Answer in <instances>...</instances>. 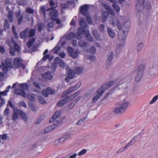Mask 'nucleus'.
I'll list each match as a JSON object with an SVG mask.
<instances>
[{
    "label": "nucleus",
    "mask_w": 158,
    "mask_h": 158,
    "mask_svg": "<svg viewBox=\"0 0 158 158\" xmlns=\"http://www.w3.org/2000/svg\"><path fill=\"white\" fill-rule=\"evenodd\" d=\"M144 6L147 9H150L151 6L149 2H145V0H138L136 7V9L137 10V15L140 14V11L143 9Z\"/></svg>",
    "instance_id": "f257e3e1"
},
{
    "label": "nucleus",
    "mask_w": 158,
    "mask_h": 158,
    "mask_svg": "<svg viewBox=\"0 0 158 158\" xmlns=\"http://www.w3.org/2000/svg\"><path fill=\"white\" fill-rule=\"evenodd\" d=\"M115 22L116 23L118 29L121 30L122 28L123 29L125 30L126 31H128L129 28L130 26V21H127L126 22L123 24V26L121 25L119 21L117 19H113L111 22L113 25L114 26L115 25Z\"/></svg>",
    "instance_id": "f03ea898"
},
{
    "label": "nucleus",
    "mask_w": 158,
    "mask_h": 158,
    "mask_svg": "<svg viewBox=\"0 0 158 158\" xmlns=\"http://www.w3.org/2000/svg\"><path fill=\"white\" fill-rule=\"evenodd\" d=\"M129 105V102H124L121 104L120 106L115 108L113 109V112L117 114H122L125 111Z\"/></svg>",
    "instance_id": "7ed1b4c3"
},
{
    "label": "nucleus",
    "mask_w": 158,
    "mask_h": 158,
    "mask_svg": "<svg viewBox=\"0 0 158 158\" xmlns=\"http://www.w3.org/2000/svg\"><path fill=\"white\" fill-rule=\"evenodd\" d=\"M12 60L7 58L5 60V63H2V69L4 71H6L8 68H12Z\"/></svg>",
    "instance_id": "20e7f679"
},
{
    "label": "nucleus",
    "mask_w": 158,
    "mask_h": 158,
    "mask_svg": "<svg viewBox=\"0 0 158 158\" xmlns=\"http://www.w3.org/2000/svg\"><path fill=\"white\" fill-rule=\"evenodd\" d=\"M120 82L119 81L117 82L115 80L109 81L107 83L104 84L100 89H102L104 91L106 89H108L114 84H115V85L117 84H118L119 86L120 85L122 84V83H120Z\"/></svg>",
    "instance_id": "39448f33"
},
{
    "label": "nucleus",
    "mask_w": 158,
    "mask_h": 158,
    "mask_svg": "<svg viewBox=\"0 0 158 158\" xmlns=\"http://www.w3.org/2000/svg\"><path fill=\"white\" fill-rule=\"evenodd\" d=\"M67 51L69 56L73 58H76L78 55V52L77 50H74L73 48L69 47L67 48Z\"/></svg>",
    "instance_id": "423d86ee"
},
{
    "label": "nucleus",
    "mask_w": 158,
    "mask_h": 158,
    "mask_svg": "<svg viewBox=\"0 0 158 158\" xmlns=\"http://www.w3.org/2000/svg\"><path fill=\"white\" fill-rule=\"evenodd\" d=\"M108 58L106 61V66L107 68H108L110 66L111 64V60L113 58L114 56L112 52H110L108 53L107 55Z\"/></svg>",
    "instance_id": "0eeeda50"
},
{
    "label": "nucleus",
    "mask_w": 158,
    "mask_h": 158,
    "mask_svg": "<svg viewBox=\"0 0 158 158\" xmlns=\"http://www.w3.org/2000/svg\"><path fill=\"white\" fill-rule=\"evenodd\" d=\"M20 95H22L24 98L27 97L28 99L31 101H33L35 99V98L31 94L29 93L26 95L24 91L20 90Z\"/></svg>",
    "instance_id": "6e6552de"
},
{
    "label": "nucleus",
    "mask_w": 158,
    "mask_h": 158,
    "mask_svg": "<svg viewBox=\"0 0 158 158\" xmlns=\"http://www.w3.org/2000/svg\"><path fill=\"white\" fill-rule=\"evenodd\" d=\"M98 94L95 96L93 98L92 102L93 103H95L98 99H99L100 97L104 93V90L102 89H99L97 91Z\"/></svg>",
    "instance_id": "1a4fd4ad"
},
{
    "label": "nucleus",
    "mask_w": 158,
    "mask_h": 158,
    "mask_svg": "<svg viewBox=\"0 0 158 158\" xmlns=\"http://www.w3.org/2000/svg\"><path fill=\"white\" fill-rule=\"evenodd\" d=\"M89 7L88 5L86 4L84 5L83 6H81L80 7V11L81 13L84 16L88 15V11L89 10Z\"/></svg>",
    "instance_id": "9d476101"
},
{
    "label": "nucleus",
    "mask_w": 158,
    "mask_h": 158,
    "mask_svg": "<svg viewBox=\"0 0 158 158\" xmlns=\"http://www.w3.org/2000/svg\"><path fill=\"white\" fill-rule=\"evenodd\" d=\"M7 42L8 45L10 46V48H13V46L16 50L19 51V46L15 42L13 39H12L10 40H8Z\"/></svg>",
    "instance_id": "9b49d317"
},
{
    "label": "nucleus",
    "mask_w": 158,
    "mask_h": 158,
    "mask_svg": "<svg viewBox=\"0 0 158 158\" xmlns=\"http://www.w3.org/2000/svg\"><path fill=\"white\" fill-rule=\"evenodd\" d=\"M15 88L14 91V94L16 95H20V84L18 83H14L12 87V89Z\"/></svg>",
    "instance_id": "f8f14e48"
},
{
    "label": "nucleus",
    "mask_w": 158,
    "mask_h": 158,
    "mask_svg": "<svg viewBox=\"0 0 158 158\" xmlns=\"http://www.w3.org/2000/svg\"><path fill=\"white\" fill-rule=\"evenodd\" d=\"M70 100L68 97V96H67L64 99H61L57 103V106L60 107H62L65 103H67Z\"/></svg>",
    "instance_id": "ddd939ff"
},
{
    "label": "nucleus",
    "mask_w": 158,
    "mask_h": 158,
    "mask_svg": "<svg viewBox=\"0 0 158 158\" xmlns=\"http://www.w3.org/2000/svg\"><path fill=\"white\" fill-rule=\"evenodd\" d=\"M54 8H52L50 12V15L51 17L52 20H55L57 17L58 14L57 10L55 9H54Z\"/></svg>",
    "instance_id": "4468645a"
},
{
    "label": "nucleus",
    "mask_w": 158,
    "mask_h": 158,
    "mask_svg": "<svg viewBox=\"0 0 158 158\" xmlns=\"http://www.w3.org/2000/svg\"><path fill=\"white\" fill-rule=\"evenodd\" d=\"M75 73L71 69H69L68 71V76L65 78V81L67 83L69 82L70 79H72L74 76Z\"/></svg>",
    "instance_id": "2eb2a0df"
},
{
    "label": "nucleus",
    "mask_w": 158,
    "mask_h": 158,
    "mask_svg": "<svg viewBox=\"0 0 158 158\" xmlns=\"http://www.w3.org/2000/svg\"><path fill=\"white\" fill-rule=\"evenodd\" d=\"M60 115V111H57L55 112L52 117L49 120V122H56L57 121L56 119L58 118Z\"/></svg>",
    "instance_id": "dca6fc26"
},
{
    "label": "nucleus",
    "mask_w": 158,
    "mask_h": 158,
    "mask_svg": "<svg viewBox=\"0 0 158 158\" xmlns=\"http://www.w3.org/2000/svg\"><path fill=\"white\" fill-rule=\"evenodd\" d=\"M42 78L45 80H51L53 78V76L49 72H47L41 75Z\"/></svg>",
    "instance_id": "f3484780"
},
{
    "label": "nucleus",
    "mask_w": 158,
    "mask_h": 158,
    "mask_svg": "<svg viewBox=\"0 0 158 158\" xmlns=\"http://www.w3.org/2000/svg\"><path fill=\"white\" fill-rule=\"evenodd\" d=\"M62 60H61L58 57H56L55 59V62L53 64L51 68L52 69H53V71H52L53 72L55 71V70L57 67V64H59Z\"/></svg>",
    "instance_id": "a211bd4d"
},
{
    "label": "nucleus",
    "mask_w": 158,
    "mask_h": 158,
    "mask_svg": "<svg viewBox=\"0 0 158 158\" xmlns=\"http://www.w3.org/2000/svg\"><path fill=\"white\" fill-rule=\"evenodd\" d=\"M13 110L14 112L12 119L14 121H15L19 118V115L20 114V110L19 109L14 108Z\"/></svg>",
    "instance_id": "6ab92c4d"
},
{
    "label": "nucleus",
    "mask_w": 158,
    "mask_h": 158,
    "mask_svg": "<svg viewBox=\"0 0 158 158\" xmlns=\"http://www.w3.org/2000/svg\"><path fill=\"white\" fill-rule=\"evenodd\" d=\"M58 126L57 123H55L53 125L49 126L48 127L44 129V134L48 133L52 130H53L55 128Z\"/></svg>",
    "instance_id": "aec40b11"
},
{
    "label": "nucleus",
    "mask_w": 158,
    "mask_h": 158,
    "mask_svg": "<svg viewBox=\"0 0 158 158\" xmlns=\"http://www.w3.org/2000/svg\"><path fill=\"white\" fill-rule=\"evenodd\" d=\"M81 85L80 84H78L75 85L73 86L68 89L67 91V94H69L71 92L77 89Z\"/></svg>",
    "instance_id": "412c9836"
},
{
    "label": "nucleus",
    "mask_w": 158,
    "mask_h": 158,
    "mask_svg": "<svg viewBox=\"0 0 158 158\" xmlns=\"http://www.w3.org/2000/svg\"><path fill=\"white\" fill-rule=\"evenodd\" d=\"M107 31L109 36L112 38H114L115 36V33L114 30L110 27L107 28Z\"/></svg>",
    "instance_id": "4be33fe9"
},
{
    "label": "nucleus",
    "mask_w": 158,
    "mask_h": 158,
    "mask_svg": "<svg viewBox=\"0 0 158 158\" xmlns=\"http://www.w3.org/2000/svg\"><path fill=\"white\" fill-rule=\"evenodd\" d=\"M30 29L29 28H27L24 31L20 33V37L24 38L28 36V32Z\"/></svg>",
    "instance_id": "5701e85b"
},
{
    "label": "nucleus",
    "mask_w": 158,
    "mask_h": 158,
    "mask_svg": "<svg viewBox=\"0 0 158 158\" xmlns=\"http://www.w3.org/2000/svg\"><path fill=\"white\" fill-rule=\"evenodd\" d=\"M118 86H119V85H118V84H117L115 85V86L114 88H112L111 90H110L109 91V92L106 94V96L105 97V98H108L110 95L112 94L114 92L115 89L116 88H118V90H119V88L118 87Z\"/></svg>",
    "instance_id": "b1692460"
},
{
    "label": "nucleus",
    "mask_w": 158,
    "mask_h": 158,
    "mask_svg": "<svg viewBox=\"0 0 158 158\" xmlns=\"http://www.w3.org/2000/svg\"><path fill=\"white\" fill-rule=\"evenodd\" d=\"M146 64H140L137 70L135 71L143 73Z\"/></svg>",
    "instance_id": "393cba45"
},
{
    "label": "nucleus",
    "mask_w": 158,
    "mask_h": 158,
    "mask_svg": "<svg viewBox=\"0 0 158 158\" xmlns=\"http://www.w3.org/2000/svg\"><path fill=\"white\" fill-rule=\"evenodd\" d=\"M78 44L81 48L85 47L88 45V43L87 42L82 40H81L79 41Z\"/></svg>",
    "instance_id": "a878e982"
},
{
    "label": "nucleus",
    "mask_w": 158,
    "mask_h": 158,
    "mask_svg": "<svg viewBox=\"0 0 158 158\" xmlns=\"http://www.w3.org/2000/svg\"><path fill=\"white\" fill-rule=\"evenodd\" d=\"M134 73L137 75L135 79V81L136 82L139 81L142 77V74L143 73L138 72L135 71L134 72Z\"/></svg>",
    "instance_id": "bb28decb"
},
{
    "label": "nucleus",
    "mask_w": 158,
    "mask_h": 158,
    "mask_svg": "<svg viewBox=\"0 0 158 158\" xmlns=\"http://www.w3.org/2000/svg\"><path fill=\"white\" fill-rule=\"evenodd\" d=\"M79 23L81 26L85 28L87 27V24L85 23V19L83 18H81L79 19Z\"/></svg>",
    "instance_id": "cd10ccee"
},
{
    "label": "nucleus",
    "mask_w": 158,
    "mask_h": 158,
    "mask_svg": "<svg viewBox=\"0 0 158 158\" xmlns=\"http://www.w3.org/2000/svg\"><path fill=\"white\" fill-rule=\"evenodd\" d=\"M13 13L12 11H9L7 15V18H8L9 22L12 23L13 21Z\"/></svg>",
    "instance_id": "c85d7f7f"
},
{
    "label": "nucleus",
    "mask_w": 158,
    "mask_h": 158,
    "mask_svg": "<svg viewBox=\"0 0 158 158\" xmlns=\"http://www.w3.org/2000/svg\"><path fill=\"white\" fill-rule=\"evenodd\" d=\"M35 38H32L30 39L27 42V45L28 48H30L33 44V43L35 41Z\"/></svg>",
    "instance_id": "c756f323"
},
{
    "label": "nucleus",
    "mask_w": 158,
    "mask_h": 158,
    "mask_svg": "<svg viewBox=\"0 0 158 158\" xmlns=\"http://www.w3.org/2000/svg\"><path fill=\"white\" fill-rule=\"evenodd\" d=\"M92 33L93 36L97 40H98L100 39V35L98 34V31L97 30H94L92 31Z\"/></svg>",
    "instance_id": "7c9ffc66"
},
{
    "label": "nucleus",
    "mask_w": 158,
    "mask_h": 158,
    "mask_svg": "<svg viewBox=\"0 0 158 158\" xmlns=\"http://www.w3.org/2000/svg\"><path fill=\"white\" fill-rule=\"evenodd\" d=\"M13 64L16 68L20 67V59L19 58H15L13 62Z\"/></svg>",
    "instance_id": "2f4dec72"
},
{
    "label": "nucleus",
    "mask_w": 158,
    "mask_h": 158,
    "mask_svg": "<svg viewBox=\"0 0 158 158\" xmlns=\"http://www.w3.org/2000/svg\"><path fill=\"white\" fill-rule=\"evenodd\" d=\"M28 37H32L34 36L35 34V29H32L30 30L28 32Z\"/></svg>",
    "instance_id": "473e14b6"
},
{
    "label": "nucleus",
    "mask_w": 158,
    "mask_h": 158,
    "mask_svg": "<svg viewBox=\"0 0 158 158\" xmlns=\"http://www.w3.org/2000/svg\"><path fill=\"white\" fill-rule=\"evenodd\" d=\"M122 46L120 44H118L116 48V52L117 54H120L122 52Z\"/></svg>",
    "instance_id": "72a5a7b5"
},
{
    "label": "nucleus",
    "mask_w": 158,
    "mask_h": 158,
    "mask_svg": "<svg viewBox=\"0 0 158 158\" xmlns=\"http://www.w3.org/2000/svg\"><path fill=\"white\" fill-rule=\"evenodd\" d=\"M65 140L62 137L56 140L54 142L55 144L56 145H59L63 143Z\"/></svg>",
    "instance_id": "f704fd0d"
},
{
    "label": "nucleus",
    "mask_w": 158,
    "mask_h": 158,
    "mask_svg": "<svg viewBox=\"0 0 158 158\" xmlns=\"http://www.w3.org/2000/svg\"><path fill=\"white\" fill-rule=\"evenodd\" d=\"M125 30H123V33L122 34H119L118 36V39L120 41H122L125 39L126 37V35L125 34Z\"/></svg>",
    "instance_id": "c9c22d12"
},
{
    "label": "nucleus",
    "mask_w": 158,
    "mask_h": 158,
    "mask_svg": "<svg viewBox=\"0 0 158 158\" xmlns=\"http://www.w3.org/2000/svg\"><path fill=\"white\" fill-rule=\"evenodd\" d=\"M71 1H68L66 3L61 4V7L62 8L64 9L67 8L68 6V5L71 3Z\"/></svg>",
    "instance_id": "e433bc0d"
},
{
    "label": "nucleus",
    "mask_w": 158,
    "mask_h": 158,
    "mask_svg": "<svg viewBox=\"0 0 158 158\" xmlns=\"http://www.w3.org/2000/svg\"><path fill=\"white\" fill-rule=\"evenodd\" d=\"M11 88L10 85H9L6 88V89L2 92H0V96L2 95L4 96H6L7 94V93L9 91L10 89Z\"/></svg>",
    "instance_id": "4c0bfd02"
},
{
    "label": "nucleus",
    "mask_w": 158,
    "mask_h": 158,
    "mask_svg": "<svg viewBox=\"0 0 158 158\" xmlns=\"http://www.w3.org/2000/svg\"><path fill=\"white\" fill-rule=\"evenodd\" d=\"M80 91H77L76 92H75V93L72 94L70 96H68V98H69L70 101H71L74 98L77 96L79 94H80Z\"/></svg>",
    "instance_id": "58836bf2"
},
{
    "label": "nucleus",
    "mask_w": 158,
    "mask_h": 158,
    "mask_svg": "<svg viewBox=\"0 0 158 158\" xmlns=\"http://www.w3.org/2000/svg\"><path fill=\"white\" fill-rule=\"evenodd\" d=\"M20 117L22 118L24 121L27 122V121L28 119L26 114L21 110H20Z\"/></svg>",
    "instance_id": "ea45409f"
},
{
    "label": "nucleus",
    "mask_w": 158,
    "mask_h": 158,
    "mask_svg": "<svg viewBox=\"0 0 158 158\" xmlns=\"http://www.w3.org/2000/svg\"><path fill=\"white\" fill-rule=\"evenodd\" d=\"M108 15L109 14L108 12L104 11L102 15V21L103 22L105 21Z\"/></svg>",
    "instance_id": "a19ab883"
},
{
    "label": "nucleus",
    "mask_w": 158,
    "mask_h": 158,
    "mask_svg": "<svg viewBox=\"0 0 158 158\" xmlns=\"http://www.w3.org/2000/svg\"><path fill=\"white\" fill-rule=\"evenodd\" d=\"M132 138L136 143L141 139V135L140 134H139Z\"/></svg>",
    "instance_id": "79ce46f5"
},
{
    "label": "nucleus",
    "mask_w": 158,
    "mask_h": 158,
    "mask_svg": "<svg viewBox=\"0 0 158 158\" xmlns=\"http://www.w3.org/2000/svg\"><path fill=\"white\" fill-rule=\"evenodd\" d=\"M83 69L81 67H76L75 68V73L77 74H81L82 72Z\"/></svg>",
    "instance_id": "37998d69"
},
{
    "label": "nucleus",
    "mask_w": 158,
    "mask_h": 158,
    "mask_svg": "<svg viewBox=\"0 0 158 158\" xmlns=\"http://www.w3.org/2000/svg\"><path fill=\"white\" fill-rule=\"evenodd\" d=\"M40 12L44 16L46 15L45 6L44 5L42 6L40 8Z\"/></svg>",
    "instance_id": "c03bdc74"
},
{
    "label": "nucleus",
    "mask_w": 158,
    "mask_h": 158,
    "mask_svg": "<svg viewBox=\"0 0 158 158\" xmlns=\"http://www.w3.org/2000/svg\"><path fill=\"white\" fill-rule=\"evenodd\" d=\"M28 85L26 83L20 84V90L23 91L22 89H23L24 90H27L28 89Z\"/></svg>",
    "instance_id": "a18cd8bd"
},
{
    "label": "nucleus",
    "mask_w": 158,
    "mask_h": 158,
    "mask_svg": "<svg viewBox=\"0 0 158 158\" xmlns=\"http://www.w3.org/2000/svg\"><path fill=\"white\" fill-rule=\"evenodd\" d=\"M38 100L40 103L43 104H45L46 103V102L44 100V98L40 96H38Z\"/></svg>",
    "instance_id": "49530a36"
},
{
    "label": "nucleus",
    "mask_w": 158,
    "mask_h": 158,
    "mask_svg": "<svg viewBox=\"0 0 158 158\" xmlns=\"http://www.w3.org/2000/svg\"><path fill=\"white\" fill-rule=\"evenodd\" d=\"M88 52L92 54H94L96 52V49L94 47L92 46L89 48V50H87Z\"/></svg>",
    "instance_id": "de8ad7c7"
},
{
    "label": "nucleus",
    "mask_w": 158,
    "mask_h": 158,
    "mask_svg": "<svg viewBox=\"0 0 158 158\" xmlns=\"http://www.w3.org/2000/svg\"><path fill=\"white\" fill-rule=\"evenodd\" d=\"M144 47V44L143 43H139L137 47V52H140Z\"/></svg>",
    "instance_id": "09e8293b"
},
{
    "label": "nucleus",
    "mask_w": 158,
    "mask_h": 158,
    "mask_svg": "<svg viewBox=\"0 0 158 158\" xmlns=\"http://www.w3.org/2000/svg\"><path fill=\"white\" fill-rule=\"evenodd\" d=\"M60 46H56L53 49L54 53L55 54H57L60 50Z\"/></svg>",
    "instance_id": "8fccbe9b"
},
{
    "label": "nucleus",
    "mask_w": 158,
    "mask_h": 158,
    "mask_svg": "<svg viewBox=\"0 0 158 158\" xmlns=\"http://www.w3.org/2000/svg\"><path fill=\"white\" fill-rule=\"evenodd\" d=\"M136 142H135L133 138H132L130 142L128 143H127L126 145L128 148H129L133 145Z\"/></svg>",
    "instance_id": "3c124183"
},
{
    "label": "nucleus",
    "mask_w": 158,
    "mask_h": 158,
    "mask_svg": "<svg viewBox=\"0 0 158 158\" xmlns=\"http://www.w3.org/2000/svg\"><path fill=\"white\" fill-rule=\"evenodd\" d=\"M5 23L4 24V29L5 30H7L9 28V24L8 23V20L7 19L4 20Z\"/></svg>",
    "instance_id": "603ef678"
},
{
    "label": "nucleus",
    "mask_w": 158,
    "mask_h": 158,
    "mask_svg": "<svg viewBox=\"0 0 158 158\" xmlns=\"http://www.w3.org/2000/svg\"><path fill=\"white\" fill-rule=\"evenodd\" d=\"M46 89L49 94H54L55 93V90L52 89L50 87H48L46 88Z\"/></svg>",
    "instance_id": "864d4df0"
},
{
    "label": "nucleus",
    "mask_w": 158,
    "mask_h": 158,
    "mask_svg": "<svg viewBox=\"0 0 158 158\" xmlns=\"http://www.w3.org/2000/svg\"><path fill=\"white\" fill-rule=\"evenodd\" d=\"M87 118V115L85 117L79 119L76 123L77 125H80L83 123L84 121Z\"/></svg>",
    "instance_id": "5fc2aeb1"
},
{
    "label": "nucleus",
    "mask_w": 158,
    "mask_h": 158,
    "mask_svg": "<svg viewBox=\"0 0 158 158\" xmlns=\"http://www.w3.org/2000/svg\"><path fill=\"white\" fill-rule=\"evenodd\" d=\"M83 35V34H82L78 32H77L76 34H75V37L77 39H80L82 37Z\"/></svg>",
    "instance_id": "6e6d98bb"
},
{
    "label": "nucleus",
    "mask_w": 158,
    "mask_h": 158,
    "mask_svg": "<svg viewBox=\"0 0 158 158\" xmlns=\"http://www.w3.org/2000/svg\"><path fill=\"white\" fill-rule=\"evenodd\" d=\"M75 37V33L72 32H70L69 33L68 35L67 36V39L71 40L73 38Z\"/></svg>",
    "instance_id": "4d7b16f0"
},
{
    "label": "nucleus",
    "mask_w": 158,
    "mask_h": 158,
    "mask_svg": "<svg viewBox=\"0 0 158 158\" xmlns=\"http://www.w3.org/2000/svg\"><path fill=\"white\" fill-rule=\"evenodd\" d=\"M25 10L27 13L30 14H32L34 12V10L30 7H27Z\"/></svg>",
    "instance_id": "13d9d810"
},
{
    "label": "nucleus",
    "mask_w": 158,
    "mask_h": 158,
    "mask_svg": "<svg viewBox=\"0 0 158 158\" xmlns=\"http://www.w3.org/2000/svg\"><path fill=\"white\" fill-rule=\"evenodd\" d=\"M71 136V134L69 132H67L64 134L63 136V137L65 140L70 138Z\"/></svg>",
    "instance_id": "bf43d9fd"
},
{
    "label": "nucleus",
    "mask_w": 158,
    "mask_h": 158,
    "mask_svg": "<svg viewBox=\"0 0 158 158\" xmlns=\"http://www.w3.org/2000/svg\"><path fill=\"white\" fill-rule=\"evenodd\" d=\"M112 6L114 10L117 11V12H118L119 11L120 8L119 6H118L116 3H114L112 4Z\"/></svg>",
    "instance_id": "052dcab7"
},
{
    "label": "nucleus",
    "mask_w": 158,
    "mask_h": 158,
    "mask_svg": "<svg viewBox=\"0 0 158 158\" xmlns=\"http://www.w3.org/2000/svg\"><path fill=\"white\" fill-rule=\"evenodd\" d=\"M87 40L89 41L92 42L93 40V38L91 36L90 33H87L86 34Z\"/></svg>",
    "instance_id": "680f3d73"
},
{
    "label": "nucleus",
    "mask_w": 158,
    "mask_h": 158,
    "mask_svg": "<svg viewBox=\"0 0 158 158\" xmlns=\"http://www.w3.org/2000/svg\"><path fill=\"white\" fill-rule=\"evenodd\" d=\"M105 26L103 24H101L99 25L98 29L102 32H103L104 31Z\"/></svg>",
    "instance_id": "e2e57ef3"
},
{
    "label": "nucleus",
    "mask_w": 158,
    "mask_h": 158,
    "mask_svg": "<svg viewBox=\"0 0 158 158\" xmlns=\"http://www.w3.org/2000/svg\"><path fill=\"white\" fill-rule=\"evenodd\" d=\"M127 148H128V147L126 145L124 147L121 148L118 151H117L116 152V153L117 154H118L120 152H122L124 151Z\"/></svg>",
    "instance_id": "0e129e2a"
},
{
    "label": "nucleus",
    "mask_w": 158,
    "mask_h": 158,
    "mask_svg": "<svg viewBox=\"0 0 158 158\" xmlns=\"http://www.w3.org/2000/svg\"><path fill=\"white\" fill-rule=\"evenodd\" d=\"M42 94L45 97H48L49 94L46 89H43L42 91Z\"/></svg>",
    "instance_id": "69168bd1"
},
{
    "label": "nucleus",
    "mask_w": 158,
    "mask_h": 158,
    "mask_svg": "<svg viewBox=\"0 0 158 158\" xmlns=\"http://www.w3.org/2000/svg\"><path fill=\"white\" fill-rule=\"evenodd\" d=\"M158 99V95L155 96L152 99V100L149 103L152 104L154 103Z\"/></svg>",
    "instance_id": "338daca9"
},
{
    "label": "nucleus",
    "mask_w": 158,
    "mask_h": 158,
    "mask_svg": "<svg viewBox=\"0 0 158 158\" xmlns=\"http://www.w3.org/2000/svg\"><path fill=\"white\" fill-rule=\"evenodd\" d=\"M9 52H10V54L11 56H14L15 55V52L14 49V48H12V47L10 48Z\"/></svg>",
    "instance_id": "774afa93"
}]
</instances>
